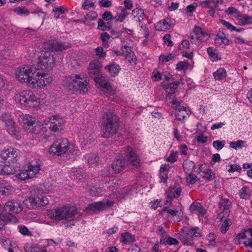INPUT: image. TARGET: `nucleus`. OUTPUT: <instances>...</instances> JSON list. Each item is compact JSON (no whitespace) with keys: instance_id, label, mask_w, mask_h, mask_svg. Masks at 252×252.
Wrapping results in <instances>:
<instances>
[{"instance_id":"f257e3e1","label":"nucleus","mask_w":252,"mask_h":252,"mask_svg":"<svg viewBox=\"0 0 252 252\" xmlns=\"http://www.w3.org/2000/svg\"><path fill=\"white\" fill-rule=\"evenodd\" d=\"M87 76L84 74L65 77L62 84L71 93L85 94L90 88Z\"/></svg>"},{"instance_id":"f03ea898","label":"nucleus","mask_w":252,"mask_h":252,"mask_svg":"<svg viewBox=\"0 0 252 252\" xmlns=\"http://www.w3.org/2000/svg\"><path fill=\"white\" fill-rule=\"evenodd\" d=\"M43 47L45 51H42L41 55L38 56L37 63H55L53 56L51 55L50 52L66 50L69 48L70 46L68 44L65 45L57 40H50L44 43Z\"/></svg>"},{"instance_id":"7ed1b4c3","label":"nucleus","mask_w":252,"mask_h":252,"mask_svg":"<svg viewBox=\"0 0 252 252\" xmlns=\"http://www.w3.org/2000/svg\"><path fill=\"white\" fill-rule=\"evenodd\" d=\"M39 67L36 70L35 72L29 78V80L27 83L29 87L34 89L43 88L47 85L49 84L52 81L51 78L48 77L45 78L52 67H47L49 64H39ZM51 65V64H49Z\"/></svg>"},{"instance_id":"20e7f679","label":"nucleus","mask_w":252,"mask_h":252,"mask_svg":"<svg viewBox=\"0 0 252 252\" xmlns=\"http://www.w3.org/2000/svg\"><path fill=\"white\" fill-rule=\"evenodd\" d=\"M99 64H89L88 67V74L91 77L94 78L98 88L105 93L114 94L115 90L109 81L108 78L99 74L100 67Z\"/></svg>"},{"instance_id":"39448f33","label":"nucleus","mask_w":252,"mask_h":252,"mask_svg":"<svg viewBox=\"0 0 252 252\" xmlns=\"http://www.w3.org/2000/svg\"><path fill=\"white\" fill-rule=\"evenodd\" d=\"M102 136L104 138H109L116 134L120 126L118 117L113 112H105L102 116Z\"/></svg>"},{"instance_id":"423d86ee","label":"nucleus","mask_w":252,"mask_h":252,"mask_svg":"<svg viewBox=\"0 0 252 252\" xmlns=\"http://www.w3.org/2000/svg\"><path fill=\"white\" fill-rule=\"evenodd\" d=\"M49 152L53 155L60 156L69 152L72 155H77L78 150L73 144L68 142L66 138H61L55 141L51 146Z\"/></svg>"},{"instance_id":"0eeeda50","label":"nucleus","mask_w":252,"mask_h":252,"mask_svg":"<svg viewBox=\"0 0 252 252\" xmlns=\"http://www.w3.org/2000/svg\"><path fill=\"white\" fill-rule=\"evenodd\" d=\"M14 99L17 103L30 107H36L40 102V99L29 90L17 92L14 95Z\"/></svg>"},{"instance_id":"6e6552de","label":"nucleus","mask_w":252,"mask_h":252,"mask_svg":"<svg viewBox=\"0 0 252 252\" xmlns=\"http://www.w3.org/2000/svg\"><path fill=\"white\" fill-rule=\"evenodd\" d=\"M77 214V210L75 207H62L55 210H50L48 216L52 220H61L71 218Z\"/></svg>"},{"instance_id":"1a4fd4ad","label":"nucleus","mask_w":252,"mask_h":252,"mask_svg":"<svg viewBox=\"0 0 252 252\" xmlns=\"http://www.w3.org/2000/svg\"><path fill=\"white\" fill-rule=\"evenodd\" d=\"M39 67L38 64L36 67L34 64H24L19 67L16 71L15 75L18 80L22 83H27L29 78L34 73Z\"/></svg>"},{"instance_id":"9d476101","label":"nucleus","mask_w":252,"mask_h":252,"mask_svg":"<svg viewBox=\"0 0 252 252\" xmlns=\"http://www.w3.org/2000/svg\"><path fill=\"white\" fill-rule=\"evenodd\" d=\"M24 202L29 208H34L44 206L48 204L47 198L42 194H34L29 196Z\"/></svg>"},{"instance_id":"9b49d317","label":"nucleus","mask_w":252,"mask_h":252,"mask_svg":"<svg viewBox=\"0 0 252 252\" xmlns=\"http://www.w3.org/2000/svg\"><path fill=\"white\" fill-rule=\"evenodd\" d=\"M193 32L195 37L191 36L189 38L191 42L195 45H199L201 43L207 41L210 37L209 34L203 31L200 27L195 26L193 29Z\"/></svg>"},{"instance_id":"f8f14e48","label":"nucleus","mask_w":252,"mask_h":252,"mask_svg":"<svg viewBox=\"0 0 252 252\" xmlns=\"http://www.w3.org/2000/svg\"><path fill=\"white\" fill-rule=\"evenodd\" d=\"M4 211L9 216L13 213H20L23 210L21 201L18 199H12L6 202L4 206Z\"/></svg>"},{"instance_id":"ddd939ff","label":"nucleus","mask_w":252,"mask_h":252,"mask_svg":"<svg viewBox=\"0 0 252 252\" xmlns=\"http://www.w3.org/2000/svg\"><path fill=\"white\" fill-rule=\"evenodd\" d=\"M27 170H22L19 173L16 174V176L20 180L24 181L26 179L32 178L40 170L38 164L30 165Z\"/></svg>"},{"instance_id":"4468645a","label":"nucleus","mask_w":252,"mask_h":252,"mask_svg":"<svg viewBox=\"0 0 252 252\" xmlns=\"http://www.w3.org/2000/svg\"><path fill=\"white\" fill-rule=\"evenodd\" d=\"M124 152L127 157L128 164L133 166L134 168H138L140 165V159L132 148L128 146H126L124 148Z\"/></svg>"},{"instance_id":"2eb2a0df","label":"nucleus","mask_w":252,"mask_h":252,"mask_svg":"<svg viewBox=\"0 0 252 252\" xmlns=\"http://www.w3.org/2000/svg\"><path fill=\"white\" fill-rule=\"evenodd\" d=\"M19 151L18 149L10 147L4 149L0 153L1 157L8 163H14L17 161Z\"/></svg>"},{"instance_id":"dca6fc26","label":"nucleus","mask_w":252,"mask_h":252,"mask_svg":"<svg viewBox=\"0 0 252 252\" xmlns=\"http://www.w3.org/2000/svg\"><path fill=\"white\" fill-rule=\"evenodd\" d=\"M113 202L109 200L95 202L90 203L87 207V209L94 212H100L106 208V207L112 206Z\"/></svg>"},{"instance_id":"f3484780","label":"nucleus","mask_w":252,"mask_h":252,"mask_svg":"<svg viewBox=\"0 0 252 252\" xmlns=\"http://www.w3.org/2000/svg\"><path fill=\"white\" fill-rule=\"evenodd\" d=\"M232 204L228 199L220 198L219 203V209L221 211L219 215L220 220L224 217L225 215L228 216L229 213V209L231 208Z\"/></svg>"},{"instance_id":"a211bd4d","label":"nucleus","mask_w":252,"mask_h":252,"mask_svg":"<svg viewBox=\"0 0 252 252\" xmlns=\"http://www.w3.org/2000/svg\"><path fill=\"white\" fill-rule=\"evenodd\" d=\"M172 103L173 104L175 105V108L176 111L175 115L178 120H184L187 116H189L190 111L187 110L186 107L181 106L180 102L174 101Z\"/></svg>"},{"instance_id":"6ab92c4d","label":"nucleus","mask_w":252,"mask_h":252,"mask_svg":"<svg viewBox=\"0 0 252 252\" xmlns=\"http://www.w3.org/2000/svg\"><path fill=\"white\" fill-rule=\"evenodd\" d=\"M63 120L56 116H52L50 118L49 129L52 132L60 131L63 129Z\"/></svg>"},{"instance_id":"aec40b11","label":"nucleus","mask_w":252,"mask_h":252,"mask_svg":"<svg viewBox=\"0 0 252 252\" xmlns=\"http://www.w3.org/2000/svg\"><path fill=\"white\" fill-rule=\"evenodd\" d=\"M180 84H184L183 78H181L174 83L171 82L163 85V88L165 89L168 97L170 98L172 94L177 91V87Z\"/></svg>"},{"instance_id":"412c9836","label":"nucleus","mask_w":252,"mask_h":252,"mask_svg":"<svg viewBox=\"0 0 252 252\" xmlns=\"http://www.w3.org/2000/svg\"><path fill=\"white\" fill-rule=\"evenodd\" d=\"M5 126L10 134L15 137L17 139L20 138V135L19 134V131L17 129L16 123L13 119L6 123Z\"/></svg>"},{"instance_id":"4be33fe9","label":"nucleus","mask_w":252,"mask_h":252,"mask_svg":"<svg viewBox=\"0 0 252 252\" xmlns=\"http://www.w3.org/2000/svg\"><path fill=\"white\" fill-rule=\"evenodd\" d=\"M189 210L191 213L197 214L199 217L204 216L206 213V210L198 202H193L189 207Z\"/></svg>"},{"instance_id":"5701e85b","label":"nucleus","mask_w":252,"mask_h":252,"mask_svg":"<svg viewBox=\"0 0 252 252\" xmlns=\"http://www.w3.org/2000/svg\"><path fill=\"white\" fill-rule=\"evenodd\" d=\"M19 119L20 122L23 124V126L26 128L28 126L29 130L34 125V123L36 121L35 118L29 115L20 116Z\"/></svg>"},{"instance_id":"b1692460","label":"nucleus","mask_w":252,"mask_h":252,"mask_svg":"<svg viewBox=\"0 0 252 252\" xmlns=\"http://www.w3.org/2000/svg\"><path fill=\"white\" fill-rule=\"evenodd\" d=\"M166 212L172 217H176V220L180 221L182 219L183 213L181 210L168 209L167 207L163 208L159 212L160 215H163V213Z\"/></svg>"},{"instance_id":"393cba45","label":"nucleus","mask_w":252,"mask_h":252,"mask_svg":"<svg viewBox=\"0 0 252 252\" xmlns=\"http://www.w3.org/2000/svg\"><path fill=\"white\" fill-rule=\"evenodd\" d=\"M125 165V159L123 158H120L112 163V168L114 173L116 174L124 170Z\"/></svg>"},{"instance_id":"a878e982","label":"nucleus","mask_w":252,"mask_h":252,"mask_svg":"<svg viewBox=\"0 0 252 252\" xmlns=\"http://www.w3.org/2000/svg\"><path fill=\"white\" fill-rule=\"evenodd\" d=\"M170 23V19L166 18L157 22L155 24V28L157 31H165L170 29L171 27Z\"/></svg>"},{"instance_id":"bb28decb","label":"nucleus","mask_w":252,"mask_h":252,"mask_svg":"<svg viewBox=\"0 0 252 252\" xmlns=\"http://www.w3.org/2000/svg\"><path fill=\"white\" fill-rule=\"evenodd\" d=\"M215 43L216 45L218 46L222 45L226 46L229 44V41L228 39L226 37L223 32H219L215 39Z\"/></svg>"},{"instance_id":"cd10ccee","label":"nucleus","mask_w":252,"mask_h":252,"mask_svg":"<svg viewBox=\"0 0 252 252\" xmlns=\"http://www.w3.org/2000/svg\"><path fill=\"white\" fill-rule=\"evenodd\" d=\"M131 15L133 18L139 23L142 22L146 16L143 9L139 8H134L132 11Z\"/></svg>"},{"instance_id":"c85d7f7f","label":"nucleus","mask_w":252,"mask_h":252,"mask_svg":"<svg viewBox=\"0 0 252 252\" xmlns=\"http://www.w3.org/2000/svg\"><path fill=\"white\" fill-rule=\"evenodd\" d=\"M182 189L181 187L177 188H171L166 192L167 197L168 199L171 200L173 198H177L180 196Z\"/></svg>"},{"instance_id":"c756f323","label":"nucleus","mask_w":252,"mask_h":252,"mask_svg":"<svg viewBox=\"0 0 252 252\" xmlns=\"http://www.w3.org/2000/svg\"><path fill=\"white\" fill-rule=\"evenodd\" d=\"M11 164V163H9V164H3L1 175H12L15 173L17 171L16 168Z\"/></svg>"},{"instance_id":"7c9ffc66","label":"nucleus","mask_w":252,"mask_h":252,"mask_svg":"<svg viewBox=\"0 0 252 252\" xmlns=\"http://www.w3.org/2000/svg\"><path fill=\"white\" fill-rule=\"evenodd\" d=\"M105 69L108 70L112 76H115L118 74L121 68L118 64H110L105 66Z\"/></svg>"},{"instance_id":"2f4dec72","label":"nucleus","mask_w":252,"mask_h":252,"mask_svg":"<svg viewBox=\"0 0 252 252\" xmlns=\"http://www.w3.org/2000/svg\"><path fill=\"white\" fill-rule=\"evenodd\" d=\"M207 53L212 62H216L220 59L218 51L212 47H209L207 49Z\"/></svg>"},{"instance_id":"473e14b6","label":"nucleus","mask_w":252,"mask_h":252,"mask_svg":"<svg viewBox=\"0 0 252 252\" xmlns=\"http://www.w3.org/2000/svg\"><path fill=\"white\" fill-rule=\"evenodd\" d=\"M135 241V237L129 232H125L121 234V242L123 243H129Z\"/></svg>"},{"instance_id":"72a5a7b5","label":"nucleus","mask_w":252,"mask_h":252,"mask_svg":"<svg viewBox=\"0 0 252 252\" xmlns=\"http://www.w3.org/2000/svg\"><path fill=\"white\" fill-rule=\"evenodd\" d=\"M85 158L87 160L88 163L90 164L97 163L99 160V158L96 154H87L85 155Z\"/></svg>"},{"instance_id":"f704fd0d","label":"nucleus","mask_w":252,"mask_h":252,"mask_svg":"<svg viewBox=\"0 0 252 252\" xmlns=\"http://www.w3.org/2000/svg\"><path fill=\"white\" fill-rule=\"evenodd\" d=\"M24 249L26 252H41L38 247L33 244H26ZM42 252H46V250H44Z\"/></svg>"},{"instance_id":"c9c22d12","label":"nucleus","mask_w":252,"mask_h":252,"mask_svg":"<svg viewBox=\"0 0 252 252\" xmlns=\"http://www.w3.org/2000/svg\"><path fill=\"white\" fill-rule=\"evenodd\" d=\"M194 167L195 164L192 161H187L183 163V169L186 173H191Z\"/></svg>"},{"instance_id":"e433bc0d","label":"nucleus","mask_w":252,"mask_h":252,"mask_svg":"<svg viewBox=\"0 0 252 252\" xmlns=\"http://www.w3.org/2000/svg\"><path fill=\"white\" fill-rule=\"evenodd\" d=\"M213 75L216 80H220L226 77V72L224 68H220L215 72Z\"/></svg>"},{"instance_id":"4c0bfd02","label":"nucleus","mask_w":252,"mask_h":252,"mask_svg":"<svg viewBox=\"0 0 252 252\" xmlns=\"http://www.w3.org/2000/svg\"><path fill=\"white\" fill-rule=\"evenodd\" d=\"M220 22L227 29L231 32L236 31L237 32H241L243 30V29L242 28L237 29L231 23L224 20H221Z\"/></svg>"},{"instance_id":"58836bf2","label":"nucleus","mask_w":252,"mask_h":252,"mask_svg":"<svg viewBox=\"0 0 252 252\" xmlns=\"http://www.w3.org/2000/svg\"><path fill=\"white\" fill-rule=\"evenodd\" d=\"M42 127L43 124L41 122L36 121L34 123V125L29 129V131L34 134H38L40 132Z\"/></svg>"},{"instance_id":"ea45409f","label":"nucleus","mask_w":252,"mask_h":252,"mask_svg":"<svg viewBox=\"0 0 252 252\" xmlns=\"http://www.w3.org/2000/svg\"><path fill=\"white\" fill-rule=\"evenodd\" d=\"M128 15L129 12L126 9L123 8L120 13L117 16H116L115 19L117 21L123 22Z\"/></svg>"},{"instance_id":"a19ab883","label":"nucleus","mask_w":252,"mask_h":252,"mask_svg":"<svg viewBox=\"0 0 252 252\" xmlns=\"http://www.w3.org/2000/svg\"><path fill=\"white\" fill-rule=\"evenodd\" d=\"M252 19V17L249 15H242L239 17L238 22L242 25H245L250 24L251 23V20Z\"/></svg>"},{"instance_id":"79ce46f5","label":"nucleus","mask_w":252,"mask_h":252,"mask_svg":"<svg viewBox=\"0 0 252 252\" xmlns=\"http://www.w3.org/2000/svg\"><path fill=\"white\" fill-rule=\"evenodd\" d=\"M71 176L73 178L74 180H76L78 181H80L83 178V175L81 174V170H77L75 168H72L71 170Z\"/></svg>"},{"instance_id":"37998d69","label":"nucleus","mask_w":252,"mask_h":252,"mask_svg":"<svg viewBox=\"0 0 252 252\" xmlns=\"http://www.w3.org/2000/svg\"><path fill=\"white\" fill-rule=\"evenodd\" d=\"M226 13L228 15H232L235 17L239 18L241 17V12L237 10V8L233 7H229L226 10Z\"/></svg>"},{"instance_id":"c03bdc74","label":"nucleus","mask_w":252,"mask_h":252,"mask_svg":"<svg viewBox=\"0 0 252 252\" xmlns=\"http://www.w3.org/2000/svg\"><path fill=\"white\" fill-rule=\"evenodd\" d=\"M249 189L247 187H243L240 190L239 195L241 198L247 199L250 197Z\"/></svg>"},{"instance_id":"a18cd8bd","label":"nucleus","mask_w":252,"mask_h":252,"mask_svg":"<svg viewBox=\"0 0 252 252\" xmlns=\"http://www.w3.org/2000/svg\"><path fill=\"white\" fill-rule=\"evenodd\" d=\"M13 11L16 14L20 15L27 16L29 14V11L23 7H17L14 9Z\"/></svg>"},{"instance_id":"49530a36","label":"nucleus","mask_w":252,"mask_h":252,"mask_svg":"<svg viewBox=\"0 0 252 252\" xmlns=\"http://www.w3.org/2000/svg\"><path fill=\"white\" fill-rule=\"evenodd\" d=\"M231 220L228 219H225L222 224L220 231L222 233H225L228 229V227L231 225Z\"/></svg>"},{"instance_id":"de8ad7c7","label":"nucleus","mask_w":252,"mask_h":252,"mask_svg":"<svg viewBox=\"0 0 252 252\" xmlns=\"http://www.w3.org/2000/svg\"><path fill=\"white\" fill-rule=\"evenodd\" d=\"M114 172L110 167H105L101 172V175L104 177L113 176Z\"/></svg>"},{"instance_id":"09e8293b","label":"nucleus","mask_w":252,"mask_h":252,"mask_svg":"<svg viewBox=\"0 0 252 252\" xmlns=\"http://www.w3.org/2000/svg\"><path fill=\"white\" fill-rule=\"evenodd\" d=\"M245 141L239 140L236 142H231L229 143L230 147L232 148L237 149V148H241L243 145L245 143Z\"/></svg>"},{"instance_id":"8fccbe9b","label":"nucleus","mask_w":252,"mask_h":252,"mask_svg":"<svg viewBox=\"0 0 252 252\" xmlns=\"http://www.w3.org/2000/svg\"><path fill=\"white\" fill-rule=\"evenodd\" d=\"M174 58V55L172 54H170L166 56L164 55H161L159 57V60L161 62H168L171 61L172 59Z\"/></svg>"},{"instance_id":"3c124183","label":"nucleus","mask_w":252,"mask_h":252,"mask_svg":"<svg viewBox=\"0 0 252 252\" xmlns=\"http://www.w3.org/2000/svg\"><path fill=\"white\" fill-rule=\"evenodd\" d=\"M64 11V8L63 7H56L53 9L54 13V17L58 19L60 17L61 14H62Z\"/></svg>"},{"instance_id":"603ef678","label":"nucleus","mask_w":252,"mask_h":252,"mask_svg":"<svg viewBox=\"0 0 252 252\" xmlns=\"http://www.w3.org/2000/svg\"><path fill=\"white\" fill-rule=\"evenodd\" d=\"M19 232L24 235L31 236L32 232L24 225H20L18 226Z\"/></svg>"},{"instance_id":"864d4df0","label":"nucleus","mask_w":252,"mask_h":252,"mask_svg":"<svg viewBox=\"0 0 252 252\" xmlns=\"http://www.w3.org/2000/svg\"><path fill=\"white\" fill-rule=\"evenodd\" d=\"M101 191V188L94 187L89 189V193L91 196H95L98 195Z\"/></svg>"},{"instance_id":"5fc2aeb1","label":"nucleus","mask_w":252,"mask_h":252,"mask_svg":"<svg viewBox=\"0 0 252 252\" xmlns=\"http://www.w3.org/2000/svg\"><path fill=\"white\" fill-rule=\"evenodd\" d=\"M246 230H245L244 232H242L241 233H239L237 234L235 238L234 239L235 243L238 244H240L241 243L240 240L244 239L247 238V236L246 234Z\"/></svg>"},{"instance_id":"6e6d98bb","label":"nucleus","mask_w":252,"mask_h":252,"mask_svg":"<svg viewBox=\"0 0 252 252\" xmlns=\"http://www.w3.org/2000/svg\"><path fill=\"white\" fill-rule=\"evenodd\" d=\"M208 240L209 242V246H212L213 247H215L216 242L215 239L216 238V235L214 233H209L208 236Z\"/></svg>"},{"instance_id":"4d7b16f0","label":"nucleus","mask_w":252,"mask_h":252,"mask_svg":"<svg viewBox=\"0 0 252 252\" xmlns=\"http://www.w3.org/2000/svg\"><path fill=\"white\" fill-rule=\"evenodd\" d=\"M97 16V13L94 11H91L85 16L86 21H92L95 19Z\"/></svg>"},{"instance_id":"13d9d810","label":"nucleus","mask_w":252,"mask_h":252,"mask_svg":"<svg viewBox=\"0 0 252 252\" xmlns=\"http://www.w3.org/2000/svg\"><path fill=\"white\" fill-rule=\"evenodd\" d=\"M196 178V175L191 173H188V175L187 176V181L188 183L192 185L195 183Z\"/></svg>"},{"instance_id":"bf43d9fd","label":"nucleus","mask_w":252,"mask_h":252,"mask_svg":"<svg viewBox=\"0 0 252 252\" xmlns=\"http://www.w3.org/2000/svg\"><path fill=\"white\" fill-rule=\"evenodd\" d=\"M203 177L211 181L214 178V174L211 169H207L206 171L203 172Z\"/></svg>"},{"instance_id":"052dcab7","label":"nucleus","mask_w":252,"mask_h":252,"mask_svg":"<svg viewBox=\"0 0 252 252\" xmlns=\"http://www.w3.org/2000/svg\"><path fill=\"white\" fill-rule=\"evenodd\" d=\"M177 152L172 151L169 157L166 158V161L172 163L175 162L177 160Z\"/></svg>"},{"instance_id":"680f3d73","label":"nucleus","mask_w":252,"mask_h":252,"mask_svg":"<svg viewBox=\"0 0 252 252\" xmlns=\"http://www.w3.org/2000/svg\"><path fill=\"white\" fill-rule=\"evenodd\" d=\"M213 146L217 150H220L224 147V141L216 140L213 142Z\"/></svg>"},{"instance_id":"e2e57ef3","label":"nucleus","mask_w":252,"mask_h":252,"mask_svg":"<svg viewBox=\"0 0 252 252\" xmlns=\"http://www.w3.org/2000/svg\"><path fill=\"white\" fill-rule=\"evenodd\" d=\"M0 119L5 124L13 119L8 113H3L0 116Z\"/></svg>"},{"instance_id":"0e129e2a","label":"nucleus","mask_w":252,"mask_h":252,"mask_svg":"<svg viewBox=\"0 0 252 252\" xmlns=\"http://www.w3.org/2000/svg\"><path fill=\"white\" fill-rule=\"evenodd\" d=\"M101 39L103 42V45L104 46H106L107 45V46H108V40L110 39V35L109 34L106 32H103L101 34L100 36Z\"/></svg>"},{"instance_id":"69168bd1","label":"nucleus","mask_w":252,"mask_h":252,"mask_svg":"<svg viewBox=\"0 0 252 252\" xmlns=\"http://www.w3.org/2000/svg\"><path fill=\"white\" fill-rule=\"evenodd\" d=\"M163 40L164 43L168 46H172L173 45V42L171 40V36L169 34H166L163 36Z\"/></svg>"},{"instance_id":"338daca9","label":"nucleus","mask_w":252,"mask_h":252,"mask_svg":"<svg viewBox=\"0 0 252 252\" xmlns=\"http://www.w3.org/2000/svg\"><path fill=\"white\" fill-rule=\"evenodd\" d=\"M241 170V167L238 164H233L230 165V168L228 169L229 172L233 173L235 171L240 172Z\"/></svg>"},{"instance_id":"774afa93","label":"nucleus","mask_w":252,"mask_h":252,"mask_svg":"<svg viewBox=\"0 0 252 252\" xmlns=\"http://www.w3.org/2000/svg\"><path fill=\"white\" fill-rule=\"evenodd\" d=\"M99 5L101 7H110L112 6V2L109 0H101L99 1Z\"/></svg>"}]
</instances>
